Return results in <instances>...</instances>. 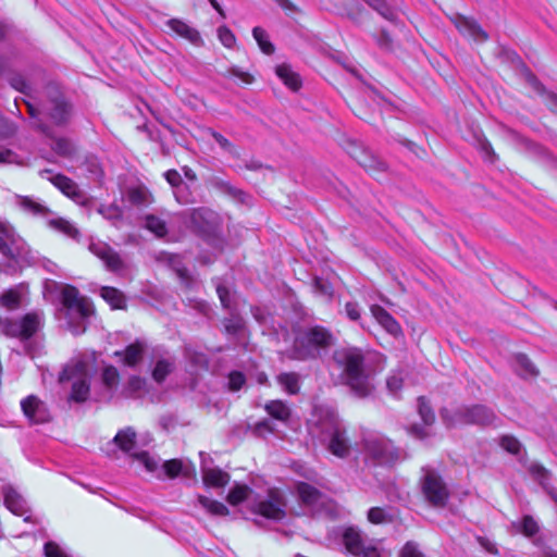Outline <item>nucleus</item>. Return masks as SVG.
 Instances as JSON below:
<instances>
[{"label": "nucleus", "mask_w": 557, "mask_h": 557, "mask_svg": "<svg viewBox=\"0 0 557 557\" xmlns=\"http://www.w3.org/2000/svg\"><path fill=\"white\" fill-rule=\"evenodd\" d=\"M26 107L33 126L47 137L53 136V129L47 121L54 126H65L71 120L73 109L62 90L54 84L46 86L45 100L38 106L26 101Z\"/></svg>", "instance_id": "nucleus-1"}, {"label": "nucleus", "mask_w": 557, "mask_h": 557, "mask_svg": "<svg viewBox=\"0 0 557 557\" xmlns=\"http://www.w3.org/2000/svg\"><path fill=\"white\" fill-rule=\"evenodd\" d=\"M44 296L52 304H61L69 313L77 314L81 319L76 324H71L74 334H82L85 332L86 326L84 321L90 318L94 313L92 302L79 294V290L70 284L57 282L47 278L44 281Z\"/></svg>", "instance_id": "nucleus-2"}, {"label": "nucleus", "mask_w": 557, "mask_h": 557, "mask_svg": "<svg viewBox=\"0 0 557 557\" xmlns=\"http://www.w3.org/2000/svg\"><path fill=\"white\" fill-rule=\"evenodd\" d=\"M332 360L342 370L345 383L358 397H367L372 392L369 374L364 364V355L357 347H341L333 351Z\"/></svg>", "instance_id": "nucleus-3"}, {"label": "nucleus", "mask_w": 557, "mask_h": 557, "mask_svg": "<svg viewBox=\"0 0 557 557\" xmlns=\"http://www.w3.org/2000/svg\"><path fill=\"white\" fill-rule=\"evenodd\" d=\"M313 432L326 449L338 458H346L351 450L346 428L338 416L329 409H320Z\"/></svg>", "instance_id": "nucleus-4"}, {"label": "nucleus", "mask_w": 557, "mask_h": 557, "mask_svg": "<svg viewBox=\"0 0 557 557\" xmlns=\"http://www.w3.org/2000/svg\"><path fill=\"white\" fill-rule=\"evenodd\" d=\"M334 344L335 337L329 329L322 325L307 326L296 333L289 357L299 361L314 360Z\"/></svg>", "instance_id": "nucleus-5"}, {"label": "nucleus", "mask_w": 557, "mask_h": 557, "mask_svg": "<svg viewBox=\"0 0 557 557\" xmlns=\"http://www.w3.org/2000/svg\"><path fill=\"white\" fill-rule=\"evenodd\" d=\"M440 416L443 423L448 429L458 425L496 429L502 425V420L495 411L482 404L460 405L454 409L442 408Z\"/></svg>", "instance_id": "nucleus-6"}, {"label": "nucleus", "mask_w": 557, "mask_h": 557, "mask_svg": "<svg viewBox=\"0 0 557 557\" xmlns=\"http://www.w3.org/2000/svg\"><path fill=\"white\" fill-rule=\"evenodd\" d=\"M0 252L9 259L0 263V271L5 274H16L30 262V251L25 240L3 222H0Z\"/></svg>", "instance_id": "nucleus-7"}, {"label": "nucleus", "mask_w": 557, "mask_h": 557, "mask_svg": "<svg viewBox=\"0 0 557 557\" xmlns=\"http://www.w3.org/2000/svg\"><path fill=\"white\" fill-rule=\"evenodd\" d=\"M183 224L193 233L218 246L221 243L215 213L208 208L189 209L181 214Z\"/></svg>", "instance_id": "nucleus-8"}, {"label": "nucleus", "mask_w": 557, "mask_h": 557, "mask_svg": "<svg viewBox=\"0 0 557 557\" xmlns=\"http://www.w3.org/2000/svg\"><path fill=\"white\" fill-rule=\"evenodd\" d=\"M366 457L374 465L393 466L407 458L404 449L394 445L392 441L380 435H369L363 438Z\"/></svg>", "instance_id": "nucleus-9"}, {"label": "nucleus", "mask_w": 557, "mask_h": 557, "mask_svg": "<svg viewBox=\"0 0 557 557\" xmlns=\"http://www.w3.org/2000/svg\"><path fill=\"white\" fill-rule=\"evenodd\" d=\"M342 543L354 557H381L379 549L372 545L367 535L357 527L348 525L338 529Z\"/></svg>", "instance_id": "nucleus-10"}, {"label": "nucleus", "mask_w": 557, "mask_h": 557, "mask_svg": "<svg viewBox=\"0 0 557 557\" xmlns=\"http://www.w3.org/2000/svg\"><path fill=\"white\" fill-rule=\"evenodd\" d=\"M421 492L426 503L435 508L446 506L449 490L442 476L434 470H425L421 479Z\"/></svg>", "instance_id": "nucleus-11"}, {"label": "nucleus", "mask_w": 557, "mask_h": 557, "mask_svg": "<svg viewBox=\"0 0 557 557\" xmlns=\"http://www.w3.org/2000/svg\"><path fill=\"white\" fill-rule=\"evenodd\" d=\"M60 381L74 380L70 398L75 403H83L89 396V383L86 377V367L82 362L63 369L60 373Z\"/></svg>", "instance_id": "nucleus-12"}, {"label": "nucleus", "mask_w": 557, "mask_h": 557, "mask_svg": "<svg viewBox=\"0 0 557 557\" xmlns=\"http://www.w3.org/2000/svg\"><path fill=\"white\" fill-rule=\"evenodd\" d=\"M253 511L267 519L282 520L286 516V499L278 488H270L264 499L255 504Z\"/></svg>", "instance_id": "nucleus-13"}, {"label": "nucleus", "mask_w": 557, "mask_h": 557, "mask_svg": "<svg viewBox=\"0 0 557 557\" xmlns=\"http://www.w3.org/2000/svg\"><path fill=\"white\" fill-rule=\"evenodd\" d=\"M296 492L300 503L313 515L322 513L329 507V497L309 483L299 482Z\"/></svg>", "instance_id": "nucleus-14"}, {"label": "nucleus", "mask_w": 557, "mask_h": 557, "mask_svg": "<svg viewBox=\"0 0 557 557\" xmlns=\"http://www.w3.org/2000/svg\"><path fill=\"white\" fill-rule=\"evenodd\" d=\"M24 416L33 424L50 421L51 416L47 405L35 395H29L21 401Z\"/></svg>", "instance_id": "nucleus-15"}, {"label": "nucleus", "mask_w": 557, "mask_h": 557, "mask_svg": "<svg viewBox=\"0 0 557 557\" xmlns=\"http://www.w3.org/2000/svg\"><path fill=\"white\" fill-rule=\"evenodd\" d=\"M89 250L100 260L103 261L106 268L111 272H121L125 264L121 256L108 244L103 242H91Z\"/></svg>", "instance_id": "nucleus-16"}, {"label": "nucleus", "mask_w": 557, "mask_h": 557, "mask_svg": "<svg viewBox=\"0 0 557 557\" xmlns=\"http://www.w3.org/2000/svg\"><path fill=\"white\" fill-rule=\"evenodd\" d=\"M418 413L423 421L424 425L412 424L409 426V433L416 438L423 440L430 436V432L426 426H431L435 422V413L430 405V401L424 396H420L417 399Z\"/></svg>", "instance_id": "nucleus-17"}, {"label": "nucleus", "mask_w": 557, "mask_h": 557, "mask_svg": "<svg viewBox=\"0 0 557 557\" xmlns=\"http://www.w3.org/2000/svg\"><path fill=\"white\" fill-rule=\"evenodd\" d=\"M210 185L222 193L223 195L230 197L235 202L246 206H253V197L247 191L232 185L228 181L223 180L219 176H213L210 178Z\"/></svg>", "instance_id": "nucleus-18"}, {"label": "nucleus", "mask_w": 557, "mask_h": 557, "mask_svg": "<svg viewBox=\"0 0 557 557\" xmlns=\"http://www.w3.org/2000/svg\"><path fill=\"white\" fill-rule=\"evenodd\" d=\"M210 185L222 193L223 195L230 197L235 202L246 206H253V197L247 191L232 185L228 181L223 180L219 176H213L210 178Z\"/></svg>", "instance_id": "nucleus-19"}, {"label": "nucleus", "mask_w": 557, "mask_h": 557, "mask_svg": "<svg viewBox=\"0 0 557 557\" xmlns=\"http://www.w3.org/2000/svg\"><path fill=\"white\" fill-rule=\"evenodd\" d=\"M165 25L172 32H174L177 36L186 39L194 46H202L203 45V40L200 36V33L196 28L188 25L183 20L173 17V18L168 20L165 22Z\"/></svg>", "instance_id": "nucleus-20"}, {"label": "nucleus", "mask_w": 557, "mask_h": 557, "mask_svg": "<svg viewBox=\"0 0 557 557\" xmlns=\"http://www.w3.org/2000/svg\"><path fill=\"white\" fill-rule=\"evenodd\" d=\"M370 311L372 317L377 321V323L392 336L398 337L403 335V330L400 324L396 321V319L386 311L380 305H372L370 307Z\"/></svg>", "instance_id": "nucleus-21"}, {"label": "nucleus", "mask_w": 557, "mask_h": 557, "mask_svg": "<svg viewBox=\"0 0 557 557\" xmlns=\"http://www.w3.org/2000/svg\"><path fill=\"white\" fill-rule=\"evenodd\" d=\"M456 28L463 36H468L475 41H486L488 39L487 33L476 23V21L458 15L454 20Z\"/></svg>", "instance_id": "nucleus-22"}, {"label": "nucleus", "mask_w": 557, "mask_h": 557, "mask_svg": "<svg viewBox=\"0 0 557 557\" xmlns=\"http://www.w3.org/2000/svg\"><path fill=\"white\" fill-rule=\"evenodd\" d=\"M49 181L74 201L82 202L85 199L84 191L72 178L59 173L49 177Z\"/></svg>", "instance_id": "nucleus-23"}, {"label": "nucleus", "mask_w": 557, "mask_h": 557, "mask_svg": "<svg viewBox=\"0 0 557 557\" xmlns=\"http://www.w3.org/2000/svg\"><path fill=\"white\" fill-rule=\"evenodd\" d=\"M201 456V472L205 485L212 487H223L230 481V474L219 468H210L207 466L205 454L200 453Z\"/></svg>", "instance_id": "nucleus-24"}, {"label": "nucleus", "mask_w": 557, "mask_h": 557, "mask_svg": "<svg viewBox=\"0 0 557 557\" xmlns=\"http://www.w3.org/2000/svg\"><path fill=\"white\" fill-rule=\"evenodd\" d=\"M21 323L22 341L30 339L44 325V312L40 310L26 313L18 320Z\"/></svg>", "instance_id": "nucleus-25"}, {"label": "nucleus", "mask_w": 557, "mask_h": 557, "mask_svg": "<svg viewBox=\"0 0 557 557\" xmlns=\"http://www.w3.org/2000/svg\"><path fill=\"white\" fill-rule=\"evenodd\" d=\"M92 292L98 293L112 310H124L127 307L124 293L116 287L99 286Z\"/></svg>", "instance_id": "nucleus-26"}, {"label": "nucleus", "mask_w": 557, "mask_h": 557, "mask_svg": "<svg viewBox=\"0 0 557 557\" xmlns=\"http://www.w3.org/2000/svg\"><path fill=\"white\" fill-rule=\"evenodd\" d=\"M147 344L143 339H136L134 343L127 345L123 351H116L115 356L123 357V362L127 367L137 366L143 359Z\"/></svg>", "instance_id": "nucleus-27"}, {"label": "nucleus", "mask_w": 557, "mask_h": 557, "mask_svg": "<svg viewBox=\"0 0 557 557\" xmlns=\"http://www.w3.org/2000/svg\"><path fill=\"white\" fill-rule=\"evenodd\" d=\"M4 505L14 515L23 516L27 512V504L18 492L12 486L3 487Z\"/></svg>", "instance_id": "nucleus-28"}, {"label": "nucleus", "mask_w": 557, "mask_h": 557, "mask_svg": "<svg viewBox=\"0 0 557 557\" xmlns=\"http://www.w3.org/2000/svg\"><path fill=\"white\" fill-rule=\"evenodd\" d=\"M113 442L122 451L132 456L136 447V432L131 426L120 430L114 436Z\"/></svg>", "instance_id": "nucleus-29"}, {"label": "nucleus", "mask_w": 557, "mask_h": 557, "mask_svg": "<svg viewBox=\"0 0 557 557\" xmlns=\"http://www.w3.org/2000/svg\"><path fill=\"white\" fill-rule=\"evenodd\" d=\"M512 364L516 373L523 379L539 375V370L525 354L515 355Z\"/></svg>", "instance_id": "nucleus-30"}, {"label": "nucleus", "mask_w": 557, "mask_h": 557, "mask_svg": "<svg viewBox=\"0 0 557 557\" xmlns=\"http://www.w3.org/2000/svg\"><path fill=\"white\" fill-rule=\"evenodd\" d=\"M275 73L292 90L297 91L301 87V78L298 73L293 71L290 65L280 64L276 66Z\"/></svg>", "instance_id": "nucleus-31"}, {"label": "nucleus", "mask_w": 557, "mask_h": 557, "mask_svg": "<svg viewBox=\"0 0 557 557\" xmlns=\"http://www.w3.org/2000/svg\"><path fill=\"white\" fill-rule=\"evenodd\" d=\"M276 382L289 395L299 393L300 375L296 372H282L276 375Z\"/></svg>", "instance_id": "nucleus-32"}, {"label": "nucleus", "mask_w": 557, "mask_h": 557, "mask_svg": "<svg viewBox=\"0 0 557 557\" xmlns=\"http://www.w3.org/2000/svg\"><path fill=\"white\" fill-rule=\"evenodd\" d=\"M264 409L269 416L281 422H287L292 413L290 408L283 400H271L265 404Z\"/></svg>", "instance_id": "nucleus-33"}, {"label": "nucleus", "mask_w": 557, "mask_h": 557, "mask_svg": "<svg viewBox=\"0 0 557 557\" xmlns=\"http://www.w3.org/2000/svg\"><path fill=\"white\" fill-rule=\"evenodd\" d=\"M357 162L367 171H385L386 164L376 157L368 153L367 151H360V157H355Z\"/></svg>", "instance_id": "nucleus-34"}, {"label": "nucleus", "mask_w": 557, "mask_h": 557, "mask_svg": "<svg viewBox=\"0 0 557 557\" xmlns=\"http://www.w3.org/2000/svg\"><path fill=\"white\" fill-rule=\"evenodd\" d=\"M176 201L181 205H190L198 202L197 195L191 189V186L183 182L173 193Z\"/></svg>", "instance_id": "nucleus-35"}, {"label": "nucleus", "mask_w": 557, "mask_h": 557, "mask_svg": "<svg viewBox=\"0 0 557 557\" xmlns=\"http://www.w3.org/2000/svg\"><path fill=\"white\" fill-rule=\"evenodd\" d=\"M7 79L12 88H14L15 90H17L26 96H29L32 87L21 72L13 71V70L10 71L9 75L7 76Z\"/></svg>", "instance_id": "nucleus-36"}, {"label": "nucleus", "mask_w": 557, "mask_h": 557, "mask_svg": "<svg viewBox=\"0 0 557 557\" xmlns=\"http://www.w3.org/2000/svg\"><path fill=\"white\" fill-rule=\"evenodd\" d=\"M367 518L372 524L392 523L395 516L381 507H372L368 510Z\"/></svg>", "instance_id": "nucleus-37"}, {"label": "nucleus", "mask_w": 557, "mask_h": 557, "mask_svg": "<svg viewBox=\"0 0 557 557\" xmlns=\"http://www.w3.org/2000/svg\"><path fill=\"white\" fill-rule=\"evenodd\" d=\"M371 9L376 11L385 20L394 22L397 17L387 0H363Z\"/></svg>", "instance_id": "nucleus-38"}, {"label": "nucleus", "mask_w": 557, "mask_h": 557, "mask_svg": "<svg viewBox=\"0 0 557 557\" xmlns=\"http://www.w3.org/2000/svg\"><path fill=\"white\" fill-rule=\"evenodd\" d=\"M48 224L50 227L63 233L71 238L75 239L79 236V231L70 221L63 218L51 219Z\"/></svg>", "instance_id": "nucleus-39"}, {"label": "nucleus", "mask_w": 557, "mask_h": 557, "mask_svg": "<svg viewBox=\"0 0 557 557\" xmlns=\"http://www.w3.org/2000/svg\"><path fill=\"white\" fill-rule=\"evenodd\" d=\"M48 224L50 227L63 233L71 238L75 239L79 236V231L70 221L63 218L51 219Z\"/></svg>", "instance_id": "nucleus-40"}, {"label": "nucleus", "mask_w": 557, "mask_h": 557, "mask_svg": "<svg viewBox=\"0 0 557 557\" xmlns=\"http://www.w3.org/2000/svg\"><path fill=\"white\" fill-rule=\"evenodd\" d=\"M198 502L208 512H210L213 516H226L228 515L227 507L218 500L211 499L207 496L200 495L198 497Z\"/></svg>", "instance_id": "nucleus-41"}, {"label": "nucleus", "mask_w": 557, "mask_h": 557, "mask_svg": "<svg viewBox=\"0 0 557 557\" xmlns=\"http://www.w3.org/2000/svg\"><path fill=\"white\" fill-rule=\"evenodd\" d=\"M18 205L23 210L34 215L46 216L50 214V210L46 206L35 201L29 197H20Z\"/></svg>", "instance_id": "nucleus-42"}, {"label": "nucleus", "mask_w": 557, "mask_h": 557, "mask_svg": "<svg viewBox=\"0 0 557 557\" xmlns=\"http://www.w3.org/2000/svg\"><path fill=\"white\" fill-rule=\"evenodd\" d=\"M145 226L157 237H164L168 234L165 221L157 215L148 214L145 219Z\"/></svg>", "instance_id": "nucleus-43"}, {"label": "nucleus", "mask_w": 557, "mask_h": 557, "mask_svg": "<svg viewBox=\"0 0 557 557\" xmlns=\"http://www.w3.org/2000/svg\"><path fill=\"white\" fill-rule=\"evenodd\" d=\"M521 143L524 149L533 157L544 161H549L552 159L550 152L541 144L527 138H522Z\"/></svg>", "instance_id": "nucleus-44"}, {"label": "nucleus", "mask_w": 557, "mask_h": 557, "mask_svg": "<svg viewBox=\"0 0 557 557\" xmlns=\"http://www.w3.org/2000/svg\"><path fill=\"white\" fill-rule=\"evenodd\" d=\"M521 143L524 149L533 157L544 161H549L552 159L550 152L541 144L527 138H522Z\"/></svg>", "instance_id": "nucleus-45"}, {"label": "nucleus", "mask_w": 557, "mask_h": 557, "mask_svg": "<svg viewBox=\"0 0 557 557\" xmlns=\"http://www.w3.org/2000/svg\"><path fill=\"white\" fill-rule=\"evenodd\" d=\"M174 361L172 359H160L157 361L153 370L152 377L156 382L161 383L173 371Z\"/></svg>", "instance_id": "nucleus-46"}, {"label": "nucleus", "mask_w": 557, "mask_h": 557, "mask_svg": "<svg viewBox=\"0 0 557 557\" xmlns=\"http://www.w3.org/2000/svg\"><path fill=\"white\" fill-rule=\"evenodd\" d=\"M252 36L255 40L258 42L259 48L261 51L268 55L272 54L274 52V46L269 40L268 33L260 26H256L252 29Z\"/></svg>", "instance_id": "nucleus-47"}, {"label": "nucleus", "mask_w": 557, "mask_h": 557, "mask_svg": "<svg viewBox=\"0 0 557 557\" xmlns=\"http://www.w3.org/2000/svg\"><path fill=\"white\" fill-rule=\"evenodd\" d=\"M163 470L166 476L174 479L181 473L188 475L189 467L185 466L180 459H171L163 463Z\"/></svg>", "instance_id": "nucleus-48"}, {"label": "nucleus", "mask_w": 557, "mask_h": 557, "mask_svg": "<svg viewBox=\"0 0 557 557\" xmlns=\"http://www.w3.org/2000/svg\"><path fill=\"white\" fill-rule=\"evenodd\" d=\"M251 493V488L245 484H236L233 486L227 494V502L231 505H238L248 498Z\"/></svg>", "instance_id": "nucleus-49"}, {"label": "nucleus", "mask_w": 557, "mask_h": 557, "mask_svg": "<svg viewBox=\"0 0 557 557\" xmlns=\"http://www.w3.org/2000/svg\"><path fill=\"white\" fill-rule=\"evenodd\" d=\"M1 306L7 309L14 310L17 309L21 305V294L17 289L11 288L2 293L0 296Z\"/></svg>", "instance_id": "nucleus-50"}, {"label": "nucleus", "mask_w": 557, "mask_h": 557, "mask_svg": "<svg viewBox=\"0 0 557 557\" xmlns=\"http://www.w3.org/2000/svg\"><path fill=\"white\" fill-rule=\"evenodd\" d=\"M499 445L503 449L515 456H519L523 450L522 444L518 438L509 434L500 436Z\"/></svg>", "instance_id": "nucleus-51"}, {"label": "nucleus", "mask_w": 557, "mask_h": 557, "mask_svg": "<svg viewBox=\"0 0 557 557\" xmlns=\"http://www.w3.org/2000/svg\"><path fill=\"white\" fill-rule=\"evenodd\" d=\"M225 332L230 335H237L244 329V320L237 314H231L230 318H226L223 322Z\"/></svg>", "instance_id": "nucleus-52"}, {"label": "nucleus", "mask_w": 557, "mask_h": 557, "mask_svg": "<svg viewBox=\"0 0 557 557\" xmlns=\"http://www.w3.org/2000/svg\"><path fill=\"white\" fill-rule=\"evenodd\" d=\"M53 151L62 157H71L74 153V147L67 138H55L52 145Z\"/></svg>", "instance_id": "nucleus-53"}, {"label": "nucleus", "mask_w": 557, "mask_h": 557, "mask_svg": "<svg viewBox=\"0 0 557 557\" xmlns=\"http://www.w3.org/2000/svg\"><path fill=\"white\" fill-rule=\"evenodd\" d=\"M522 73L527 83L540 95L546 94L545 86L535 76V74L525 65L522 64Z\"/></svg>", "instance_id": "nucleus-54"}, {"label": "nucleus", "mask_w": 557, "mask_h": 557, "mask_svg": "<svg viewBox=\"0 0 557 557\" xmlns=\"http://www.w3.org/2000/svg\"><path fill=\"white\" fill-rule=\"evenodd\" d=\"M132 457L139 461L148 472H154L159 467V460L150 456L147 451L133 454Z\"/></svg>", "instance_id": "nucleus-55"}, {"label": "nucleus", "mask_w": 557, "mask_h": 557, "mask_svg": "<svg viewBox=\"0 0 557 557\" xmlns=\"http://www.w3.org/2000/svg\"><path fill=\"white\" fill-rule=\"evenodd\" d=\"M101 376L102 382L108 389H113L117 385L119 372L114 367L109 366L104 368Z\"/></svg>", "instance_id": "nucleus-56"}, {"label": "nucleus", "mask_w": 557, "mask_h": 557, "mask_svg": "<svg viewBox=\"0 0 557 557\" xmlns=\"http://www.w3.org/2000/svg\"><path fill=\"white\" fill-rule=\"evenodd\" d=\"M186 359L196 367L205 368L208 364V358L205 354L198 352L191 348L185 349Z\"/></svg>", "instance_id": "nucleus-57"}, {"label": "nucleus", "mask_w": 557, "mask_h": 557, "mask_svg": "<svg viewBox=\"0 0 557 557\" xmlns=\"http://www.w3.org/2000/svg\"><path fill=\"white\" fill-rule=\"evenodd\" d=\"M521 532L527 536H533L539 532V524L532 516H524L521 520Z\"/></svg>", "instance_id": "nucleus-58"}, {"label": "nucleus", "mask_w": 557, "mask_h": 557, "mask_svg": "<svg viewBox=\"0 0 557 557\" xmlns=\"http://www.w3.org/2000/svg\"><path fill=\"white\" fill-rule=\"evenodd\" d=\"M399 557H425L416 542H407L399 552Z\"/></svg>", "instance_id": "nucleus-59"}, {"label": "nucleus", "mask_w": 557, "mask_h": 557, "mask_svg": "<svg viewBox=\"0 0 557 557\" xmlns=\"http://www.w3.org/2000/svg\"><path fill=\"white\" fill-rule=\"evenodd\" d=\"M246 383V376L243 372L232 371L228 374V388L233 392L239 391Z\"/></svg>", "instance_id": "nucleus-60"}, {"label": "nucleus", "mask_w": 557, "mask_h": 557, "mask_svg": "<svg viewBox=\"0 0 557 557\" xmlns=\"http://www.w3.org/2000/svg\"><path fill=\"white\" fill-rule=\"evenodd\" d=\"M145 380L139 376H132L128 380L127 387L125 389L126 396L133 397L145 387Z\"/></svg>", "instance_id": "nucleus-61"}, {"label": "nucleus", "mask_w": 557, "mask_h": 557, "mask_svg": "<svg viewBox=\"0 0 557 557\" xmlns=\"http://www.w3.org/2000/svg\"><path fill=\"white\" fill-rule=\"evenodd\" d=\"M3 333L22 339L21 323L18 320H5L3 322Z\"/></svg>", "instance_id": "nucleus-62"}, {"label": "nucleus", "mask_w": 557, "mask_h": 557, "mask_svg": "<svg viewBox=\"0 0 557 557\" xmlns=\"http://www.w3.org/2000/svg\"><path fill=\"white\" fill-rule=\"evenodd\" d=\"M218 36L222 45L226 48H232L235 45L236 38L226 26H220L218 28Z\"/></svg>", "instance_id": "nucleus-63"}, {"label": "nucleus", "mask_w": 557, "mask_h": 557, "mask_svg": "<svg viewBox=\"0 0 557 557\" xmlns=\"http://www.w3.org/2000/svg\"><path fill=\"white\" fill-rule=\"evenodd\" d=\"M46 557H69L63 549L54 542L49 541L44 546Z\"/></svg>", "instance_id": "nucleus-64"}]
</instances>
